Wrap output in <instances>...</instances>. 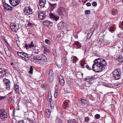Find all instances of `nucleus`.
<instances>
[{
	"label": "nucleus",
	"mask_w": 123,
	"mask_h": 123,
	"mask_svg": "<svg viewBox=\"0 0 123 123\" xmlns=\"http://www.w3.org/2000/svg\"><path fill=\"white\" fill-rule=\"evenodd\" d=\"M121 72V69H115L113 72V78L116 80H118L120 78Z\"/></svg>",
	"instance_id": "f257e3e1"
},
{
	"label": "nucleus",
	"mask_w": 123,
	"mask_h": 123,
	"mask_svg": "<svg viewBox=\"0 0 123 123\" xmlns=\"http://www.w3.org/2000/svg\"><path fill=\"white\" fill-rule=\"evenodd\" d=\"M100 62L98 65L99 67H100V70L102 71L104 70L106 65V63L105 60L104 59H101L99 60Z\"/></svg>",
	"instance_id": "f03ea898"
},
{
	"label": "nucleus",
	"mask_w": 123,
	"mask_h": 123,
	"mask_svg": "<svg viewBox=\"0 0 123 123\" xmlns=\"http://www.w3.org/2000/svg\"><path fill=\"white\" fill-rule=\"evenodd\" d=\"M23 11L24 13L26 15H29L32 14L33 13L32 9L30 6L25 7Z\"/></svg>",
	"instance_id": "7ed1b4c3"
},
{
	"label": "nucleus",
	"mask_w": 123,
	"mask_h": 123,
	"mask_svg": "<svg viewBox=\"0 0 123 123\" xmlns=\"http://www.w3.org/2000/svg\"><path fill=\"white\" fill-rule=\"evenodd\" d=\"M34 59L39 60L46 62L47 60L46 57L44 55L42 54L34 57Z\"/></svg>",
	"instance_id": "20e7f679"
},
{
	"label": "nucleus",
	"mask_w": 123,
	"mask_h": 123,
	"mask_svg": "<svg viewBox=\"0 0 123 123\" xmlns=\"http://www.w3.org/2000/svg\"><path fill=\"white\" fill-rule=\"evenodd\" d=\"M48 79L50 82H52L54 80V76L53 72L52 70H49V74L48 75Z\"/></svg>",
	"instance_id": "39448f33"
},
{
	"label": "nucleus",
	"mask_w": 123,
	"mask_h": 123,
	"mask_svg": "<svg viewBox=\"0 0 123 123\" xmlns=\"http://www.w3.org/2000/svg\"><path fill=\"white\" fill-rule=\"evenodd\" d=\"M38 17L41 20H43L45 18L46 16L45 11H39L38 13Z\"/></svg>",
	"instance_id": "423d86ee"
},
{
	"label": "nucleus",
	"mask_w": 123,
	"mask_h": 123,
	"mask_svg": "<svg viewBox=\"0 0 123 123\" xmlns=\"http://www.w3.org/2000/svg\"><path fill=\"white\" fill-rule=\"evenodd\" d=\"M50 18L53 20L57 21L59 19V17L57 15H55L54 13L50 12L49 15Z\"/></svg>",
	"instance_id": "0eeeda50"
},
{
	"label": "nucleus",
	"mask_w": 123,
	"mask_h": 123,
	"mask_svg": "<svg viewBox=\"0 0 123 123\" xmlns=\"http://www.w3.org/2000/svg\"><path fill=\"white\" fill-rule=\"evenodd\" d=\"M92 69L94 71H98L101 72V70H100V67H99V65L94 63L92 66Z\"/></svg>",
	"instance_id": "6e6552de"
},
{
	"label": "nucleus",
	"mask_w": 123,
	"mask_h": 123,
	"mask_svg": "<svg viewBox=\"0 0 123 123\" xmlns=\"http://www.w3.org/2000/svg\"><path fill=\"white\" fill-rule=\"evenodd\" d=\"M3 81L4 82L5 85L6 86V88L8 90L10 89V84L11 82L9 80L6 79H4Z\"/></svg>",
	"instance_id": "1a4fd4ad"
},
{
	"label": "nucleus",
	"mask_w": 123,
	"mask_h": 123,
	"mask_svg": "<svg viewBox=\"0 0 123 123\" xmlns=\"http://www.w3.org/2000/svg\"><path fill=\"white\" fill-rule=\"evenodd\" d=\"M7 70L4 68H0V77H3L6 75V73H7Z\"/></svg>",
	"instance_id": "9d476101"
},
{
	"label": "nucleus",
	"mask_w": 123,
	"mask_h": 123,
	"mask_svg": "<svg viewBox=\"0 0 123 123\" xmlns=\"http://www.w3.org/2000/svg\"><path fill=\"white\" fill-rule=\"evenodd\" d=\"M10 26L11 29L12 31L11 33L13 35V37L15 38V24L14 23L12 24H10Z\"/></svg>",
	"instance_id": "9b49d317"
},
{
	"label": "nucleus",
	"mask_w": 123,
	"mask_h": 123,
	"mask_svg": "<svg viewBox=\"0 0 123 123\" xmlns=\"http://www.w3.org/2000/svg\"><path fill=\"white\" fill-rule=\"evenodd\" d=\"M66 24L65 22L62 21L59 23L58 25V28L59 29H62L66 28Z\"/></svg>",
	"instance_id": "f8f14e48"
},
{
	"label": "nucleus",
	"mask_w": 123,
	"mask_h": 123,
	"mask_svg": "<svg viewBox=\"0 0 123 123\" xmlns=\"http://www.w3.org/2000/svg\"><path fill=\"white\" fill-rule=\"evenodd\" d=\"M3 5L4 7L5 10H10V11L12 10L13 7L10 6L6 3L4 2L3 3Z\"/></svg>",
	"instance_id": "ddd939ff"
},
{
	"label": "nucleus",
	"mask_w": 123,
	"mask_h": 123,
	"mask_svg": "<svg viewBox=\"0 0 123 123\" xmlns=\"http://www.w3.org/2000/svg\"><path fill=\"white\" fill-rule=\"evenodd\" d=\"M46 3V0H39L38 5L41 8H43L44 7Z\"/></svg>",
	"instance_id": "4468645a"
},
{
	"label": "nucleus",
	"mask_w": 123,
	"mask_h": 123,
	"mask_svg": "<svg viewBox=\"0 0 123 123\" xmlns=\"http://www.w3.org/2000/svg\"><path fill=\"white\" fill-rule=\"evenodd\" d=\"M43 24L44 25L46 26H51L53 25V24L51 22L49 21L46 20L43 21Z\"/></svg>",
	"instance_id": "2eb2a0df"
},
{
	"label": "nucleus",
	"mask_w": 123,
	"mask_h": 123,
	"mask_svg": "<svg viewBox=\"0 0 123 123\" xmlns=\"http://www.w3.org/2000/svg\"><path fill=\"white\" fill-rule=\"evenodd\" d=\"M0 118L1 119H3L7 117V114L5 111H1L0 112Z\"/></svg>",
	"instance_id": "dca6fc26"
},
{
	"label": "nucleus",
	"mask_w": 123,
	"mask_h": 123,
	"mask_svg": "<svg viewBox=\"0 0 123 123\" xmlns=\"http://www.w3.org/2000/svg\"><path fill=\"white\" fill-rule=\"evenodd\" d=\"M65 11V9L62 7H60L59 8L58 10V14L59 15H61L63 12H64Z\"/></svg>",
	"instance_id": "f3484780"
},
{
	"label": "nucleus",
	"mask_w": 123,
	"mask_h": 123,
	"mask_svg": "<svg viewBox=\"0 0 123 123\" xmlns=\"http://www.w3.org/2000/svg\"><path fill=\"white\" fill-rule=\"evenodd\" d=\"M94 77L93 76H88L86 78L83 79V80L86 81L88 82L89 81H92L94 78Z\"/></svg>",
	"instance_id": "a211bd4d"
},
{
	"label": "nucleus",
	"mask_w": 123,
	"mask_h": 123,
	"mask_svg": "<svg viewBox=\"0 0 123 123\" xmlns=\"http://www.w3.org/2000/svg\"><path fill=\"white\" fill-rule=\"evenodd\" d=\"M59 82L62 86H63L64 84V81L63 77L62 76L59 77Z\"/></svg>",
	"instance_id": "6ab92c4d"
},
{
	"label": "nucleus",
	"mask_w": 123,
	"mask_h": 123,
	"mask_svg": "<svg viewBox=\"0 0 123 123\" xmlns=\"http://www.w3.org/2000/svg\"><path fill=\"white\" fill-rule=\"evenodd\" d=\"M116 61L118 62L119 63H122L123 61V58L122 56H119L118 58L116 59Z\"/></svg>",
	"instance_id": "aec40b11"
},
{
	"label": "nucleus",
	"mask_w": 123,
	"mask_h": 123,
	"mask_svg": "<svg viewBox=\"0 0 123 123\" xmlns=\"http://www.w3.org/2000/svg\"><path fill=\"white\" fill-rule=\"evenodd\" d=\"M49 6L51 7L50 11H53V9L55 7V6L57 5V4L56 3H55L54 4H51L50 2H49Z\"/></svg>",
	"instance_id": "412c9836"
},
{
	"label": "nucleus",
	"mask_w": 123,
	"mask_h": 123,
	"mask_svg": "<svg viewBox=\"0 0 123 123\" xmlns=\"http://www.w3.org/2000/svg\"><path fill=\"white\" fill-rule=\"evenodd\" d=\"M24 56L23 58V59H24L26 61H27L29 60V57L27 54L25 53L24 54Z\"/></svg>",
	"instance_id": "4be33fe9"
},
{
	"label": "nucleus",
	"mask_w": 123,
	"mask_h": 123,
	"mask_svg": "<svg viewBox=\"0 0 123 123\" xmlns=\"http://www.w3.org/2000/svg\"><path fill=\"white\" fill-rule=\"evenodd\" d=\"M45 115L47 117H49L50 115V111L48 109H46L45 111Z\"/></svg>",
	"instance_id": "5701e85b"
},
{
	"label": "nucleus",
	"mask_w": 123,
	"mask_h": 123,
	"mask_svg": "<svg viewBox=\"0 0 123 123\" xmlns=\"http://www.w3.org/2000/svg\"><path fill=\"white\" fill-rule=\"evenodd\" d=\"M39 50V49H34L32 52L33 54L34 55H36L38 54L40 52Z\"/></svg>",
	"instance_id": "b1692460"
},
{
	"label": "nucleus",
	"mask_w": 123,
	"mask_h": 123,
	"mask_svg": "<svg viewBox=\"0 0 123 123\" xmlns=\"http://www.w3.org/2000/svg\"><path fill=\"white\" fill-rule=\"evenodd\" d=\"M9 2L11 5L15 6V0H9Z\"/></svg>",
	"instance_id": "393cba45"
},
{
	"label": "nucleus",
	"mask_w": 123,
	"mask_h": 123,
	"mask_svg": "<svg viewBox=\"0 0 123 123\" xmlns=\"http://www.w3.org/2000/svg\"><path fill=\"white\" fill-rule=\"evenodd\" d=\"M25 53L24 52H17V53L18 55L20 57L23 58L24 56V54Z\"/></svg>",
	"instance_id": "a878e982"
},
{
	"label": "nucleus",
	"mask_w": 123,
	"mask_h": 123,
	"mask_svg": "<svg viewBox=\"0 0 123 123\" xmlns=\"http://www.w3.org/2000/svg\"><path fill=\"white\" fill-rule=\"evenodd\" d=\"M6 55L9 57H10L11 55V53L10 51L8 50V51H5Z\"/></svg>",
	"instance_id": "bb28decb"
},
{
	"label": "nucleus",
	"mask_w": 123,
	"mask_h": 123,
	"mask_svg": "<svg viewBox=\"0 0 123 123\" xmlns=\"http://www.w3.org/2000/svg\"><path fill=\"white\" fill-rule=\"evenodd\" d=\"M100 59L99 58H98L97 59H96L94 61V63H95V64H99V62H100L99 60H100Z\"/></svg>",
	"instance_id": "cd10ccee"
},
{
	"label": "nucleus",
	"mask_w": 123,
	"mask_h": 123,
	"mask_svg": "<svg viewBox=\"0 0 123 123\" xmlns=\"http://www.w3.org/2000/svg\"><path fill=\"white\" fill-rule=\"evenodd\" d=\"M50 103V106L51 109L53 108L54 106V103L53 101H52L49 102Z\"/></svg>",
	"instance_id": "c85d7f7f"
},
{
	"label": "nucleus",
	"mask_w": 123,
	"mask_h": 123,
	"mask_svg": "<svg viewBox=\"0 0 123 123\" xmlns=\"http://www.w3.org/2000/svg\"><path fill=\"white\" fill-rule=\"evenodd\" d=\"M75 44L79 48H80L81 47L80 43L78 41H76L75 42Z\"/></svg>",
	"instance_id": "c756f323"
},
{
	"label": "nucleus",
	"mask_w": 123,
	"mask_h": 123,
	"mask_svg": "<svg viewBox=\"0 0 123 123\" xmlns=\"http://www.w3.org/2000/svg\"><path fill=\"white\" fill-rule=\"evenodd\" d=\"M76 120L74 119H70L68 120V123H75Z\"/></svg>",
	"instance_id": "7c9ffc66"
},
{
	"label": "nucleus",
	"mask_w": 123,
	"mask_h": 123,
	"mask_svg": "<svg viewBox=\"0 0 123 123\" xmlns=\"http://www.w3.org/2000/svg\"><path fill=\"white\" fill-rule=\"evenodd\" d=\"M80 101V102L84 104H87V101L86 100L84 99H81V100Z\"/></svg>",
	"instance_id": "2f4dec72"
},
{
	"label": "nucleus",
	"mask_w": 123,
	"mask_h": 123,
	"mask_svg": "<svg viewBox=\"0 0 123 123\" xmlns=\"http://www.w3.org/2000/svg\"><path fill=\"white\" fill-rule=\"evenodd\" d=\"M29 44V46L31 47V48H32L34 47L35 44L33 43V41H32L30 44Z\"/></svg>",
	"instance_id": "473e14b6"
},
{
	"label": "nucleus",
	"mask_w": 123,
	"mask_h": 123,
	"mask_svg": "<svg viewBox=\"0 0 123 123\" xmlns=\"http://www.w3.org/2000/svg\"><path fill=\"white\" fill-rule=\"evenodd\" d=\"M55 121L56 123H62L61 120L58 118H56Z\"/></svg>",
	"instance_id": "72a5a7b5"
},
{
	"label": "nucleus",
	"mask_w": 123,
	"mask_h": 123,
	"mask_svg": "<svg viewBox=\"0 0 123 123\" xmlns=\"http://www.w3.org/2000/svg\"><path fill=\"white\" fill-rule=\"evenodd\" d=\"M45 42L48 45H50L51 43L50 41L48 39L45 40Z\"/></svg>",
	"instance_id": "f704fd0d"
},
{
	"label": "nucleus",
	"mask_w": 123,
	"mask_h": 123,
	"mask_svg": "<svg viewBox=\"0 0 123 123\" xmlns=\"http://www.w3.org/2000/svg\"><path fill=\"white\" fill-rule=\"evenodd\" d=\"M33 69L32 67V66H31L30 67V69L29 71V72L31 74H32L33 72Z\"/></svg>",
	"instance_id": "c9c22d12"
},
{
	"label": "nucleus",
	"mask_w": 123,
	"mask_h": 123,
	"mask_svg": "<svg viewBox=\"0 0 123 123\" xmlns=\"http://www.w3.org/2000/svg\"><path fill=\"white\" fill-rule=\"evenodd\" d=\"M47 100L49 102H50L51 101H52L51 98V97L50 96H48L47 97Z\"/></svg>",
	"instance_id": "e433bc0d"
},
{
	"label": "nucleus",
	"mask_w": 123,
	"mask_h": 123,
	"mask_svg": "<svg viewBox=\"0 0 123 123\" xmlns=\"http://www.w3.org/2000/svg\"><path fill=\"white\" fill-rule=\"evenodd\" d=\"M19 91L18 85L16 84V93H18Z\"/></svg>",
	"instance_id": "4c0bfd02"
},
{
	"label": "nucleus",
	"mask_w": 123,
	"mask_h": 123,
	"mask_svg": "<svg viewBox=\"0 0 123 123\" xmlns=\"http://www.w3.org/2000/svg\"><path fill=\"white\" fill-rule=\"evenodd\" d=\"M33 24L32 23H30L29 22H28V23L27 24V25L29 27H32L33 26Z\"/></svg>",
	"instance_id": "58836bf2"
},
{
	"label": "nucleus",
	"mask_w": 123,
	"mask_h": 123,
	"mask_svg": "<svg viewBox=\"0 0 123 123\" xmlns=\"http://www.w3.org/2000/svg\"><path fill=\"white\" fill-rule=\"evenodd\" d=\"M66 58L65 57H63L62 59V62L63 63H65L66 62Z\"/></svg>",
	"instance_id": "ea45409f"
},
{
	"label": "nucleus",
	"mask_w": 123,
	"mask_h": 123,
	"mask_svg": "<svg viewBox=\"0 0 123 123\" xmlns=\"http://www.w3.org/2000/svg\"><path fill=\"white\" fill-rule=\"evenodd\" d=\"M100 117V116L98 114H96L95 116V117L96 119H99Z\"/></svg>",
	"instance_id": "a19ab883"
},
{
	"label": "nucleus",
	"mask_w": 123,
	"mask_h": 123,
	"mask_svg": "<svg viewBox=\"0 0 123 123\" xmlns=\"http://www.w3.org/2000/svg\"><path fill=\"white\" fill-rule=\"evenodd\" d=\"M85 14L86 15L89 14L90 13V11L89 10H86L85 12Z\"/></svg>",
	"instance_id": "79ce46f5"
},
{
	"label": "nucleus",
	"mask_w": 123,
	"mask_h": 123,
	"mask_svg": "<svg viewBox=\"0 0 123 123\" xmlns=\"http://www.w3.org/2000/svg\"><path fill=\"white\" fill-rule=\"evenodd\" d=\"M21 1V0H16V6L18 5Z\"/></svg>",
	"instance_id": "37998d69"
},
{
	"label": "nucleus",
	"mask_w": 123,
	"mask_h": 123,
	"mask_svg": "<svg viewBox=\"0 0 123 123\" xmlns=\"http://www.w3.org/2000/svg\"><path fill=\"white\" fill-rule=\"evenodd\" d=\"M29 44L27 45L26 44L25 46V48H26V49H28L29 48H31L30 46H29Z\"/></svg>",
	"instance_id": "c03bdc74"
},
{
	"label": "nucleus",
	"mask_w": 123,
	"mask_h": 123,
	"mask_svg": "<svg viewBox=\"0 0 123 123\" xmlns=\"http://www.w3.org/2000/svg\"><path fill=\"white\" fill-rule=\"evenodd\" d=\"M12 123H15V118L14 117H13L12 120Z\"/></svg>",
	"instance_id": "a18cd8bd"
},
{
	"label": "nucleus",
	"mask_w": 123,
	"mask_h": 123,
	"mask_svg": "<svg viewBox=\"0 0 123 123\" xmlns=\"http://www.w3.org/2000/svg\"><path fill=\"white\" fill-rule=\"evenodd\" d=\"M90 33H89V34L88 33L87 34L86 37V38L87 39H89L91 37V35H90Z\"/></svg>",
	"instance_id": "49530a36"
},
{
	"label": "nucleus",
	"mask_w": 123,
	"mask_h": 123,
	"mask_svg": "<svg viewBox=\"0 0 123 123\" xmlns=\"http://www.w3.org/2000/svg\"><path fill=\"white\" fill-rule=\"evenodd\" d=\"M76 56L74 57L73 58V62L74 63H75L76 62Z\"/></svg>",
	"instance_id": "de8ad7c7"
},
{
	"label": "nucleus",
	"mask_w": 123,
	"mask_h": 123,
	"mask_svg": "<svg viewBox=\"0 0 123 123\" xmlns=\"http://www.w3.org/2000/svg\"><path fill=\"white\" fill-rule=\"evenodd\" d=\"M6 98V96H2L0 95V101L3 99Z\"/></svg>",
	"instance_id": "09e8293b"
},
{
	"label": "nucleus",
	"mask_w": 123,
	"mask_h": 123,
	"mask_svg": "<svg viewBox=\"0 0 123 123\" xmlns=\"http://www.w3.org/2000/svg\"><path fill=\"white\" fill-rule=\"evenodd\" d=\"M86 63H85V62L83 61L81 62L80 63V65L82 67L85 64L86 65Z\"/></svg>",
	"instance_id": "8fccbe9b"
},
{
	"label": "nucleus",
	"mask_w": 123,
	"mask_h": 123,
	"mask_svg": "<svg viewBox=\"0 0 123 123\" xmlns=\"http://www.w3.org/2000/svg\"><path fill=\"white\" fill-rule=\"evenodd\" d=\"M92 5L93 6H97V3L95 2H93L92 4Z\"/></svg>",
	"instance_id": "3c124183"
},
{
	"label": "nucleus",
	"mask_w": 123,
	"mask_h": 123,
	"mask_svg": "<svg viewBox=\"0 0 123 123\" xmlns=\"http://www.w3.org/2000/svg\"><path fill=\"white\" fill-rule=\"evenodd\" d=\"M86 68H87V69L89 70H90L91 69V67H90L88 65H86Z\"/></svg>",
	"instance_id": "603ef678"
},
{
	"label": "nucleus",
	"mask_w": 123,
	"mask_h": 123,
	"mask_svg": "<svg viewBox=\"0 0 123 123\" xmlns=\"http://www.w3.org/2000/svg\"><path fill=\"white\" fill-rule=\"evenodd\" d=\"M16 121H18V123H25L24 122V121L23 120L22 121H21L20 120L19 121L18 120H16Z\"/></svg>",
	"instance_id": "864d4df0"
},
{
	"label": "nucleus",
	"mask_w": 123,
	"mask_h": 123,
	"mask_svg": "<svg viewBox=\"0 0 123 123\" xmlns=\"http://www.w3.org/2000/svg\"><path fill=\"white\" fill-rule=\"evenodd\" d=\"M86 122H88L89 121V119L88 117H86L85 119Z\"/></svg>",
	"instance_id": "5fc2aeb1"
},
{
	"label": "nucleus",
	"mask_w": 123,
	"mask_h": 123,
	"mask_svg": "<svg viewBox=\"0 0 123 123\" xmlns=\"http://www.w3.org/2000/svg\"><path fill=\"white\" fill-rule=\"evenodd\" d=\"M110 30L111 31H114V29L113 27L111 26L110 28Z\"/></svg>",
	"instance_id": "6e6d98bb"
},
{
	"label": "nucleus",
	"mask_w": 123,
	"mask_h": 123,
	"mask_svg": "<svg viewBox=\"0 0 123 123\" xmlns=\"http://www.w3.org/2000/svg\"><path fill=\"white\" fill-rule=\"evenodd\" d=\"M11 64L12 66V67H13V69H14L15 70V67H14V65H13V62H12L11 63Z\"/></svg>",
	"instance_id": "4d7b16f0"
},
{
	"label": "nucleus",
	"mask_w": 123,
	"mask_h": 123,
	"mask_svg": "<svg viewBox=\"0 0 123 123\" xmlns=\"http://www.w3.org/2000/svg\"><path fill=\"white\" fill-rule=\"evenodd\" d=\"M86 6H91V4L90 2H88L86 4Z\"/></svg>",
	"instance_id": "13d9d810"
},
{
	"label": "nucleus",
	"mask_w": 123,
	"mask_h": 123,
	"mask_svg": "<svg viewBox=\"0 0 123 123\" xmlns=\"http://www.w3.org/2000/svg\"><path fill=\"white\" fill-rule=\"evenodd\" d=\"M63 108L64 109H66L67 108V105H63Z\"/></svg>",
	"instance_id": "bf43d9fd"
},
{
	"label": "nucleus",
	"mask_w": 123,
	"mask_h": 123,
	"mask_svg": "<svg viewBox=\"0 0 123 123\" xmlns=\"http://www.w3.org/2000/svg\"><path fill=\"white\" fill-rule=\"evenodd\" d=\"M56 86H55V87H56V88H55V93H57V92H58V89H57L56 88Z\"/></svg>",
	"instance_id": "052dcab7"
},
{
	"label": "nucleus",
	"mask_w": 123,
	"mask_h": 123,
	"mask_svg": "<svg viewBox=\"0 0 123 123\" xmlns=\"http://www.w3.org/2000/svg\"><path fill=\"white\" fill-rule=\"evenodd\" d=\"M2 17L0 13V21L2 20Z\"/></svg>",
	"instance_id": "680f3d73"
},
{
	"label": "nucleus",
	"mask_w": 123,
	"mask_h": 123,
	"mask_svg": "<svg viewBox=\"0 0 123 123\" xmlns=\"http://www.w3.org/2000/svg\"><path fill=\"white\" fill-rule=\"evenodd\" d=\"M68 104V103L67 102H65L63 105H67Z\"/></svg>",
	"instance_id": "e2e57ef3"
},
{
	"label": "nucleus",
	"mask_w": 123,
	"mask_h": 123,
	"mask_svg": "<svg viewBox=\"0 0 123 123\" xmlns=\"http://www.w3.org/2000/svg\"><path fill=\"white\" fill-rule=\"evenodd\" d=\"M13 113L12 114V116H13L15 114V110L14 109V110L13 111Z\"/></svg>",
	"instance_id": "0e129e2a"
},
{
	"label": "nucleus",
	"mask_w": 123,
	"mask_h": 123,
	"mask_svg": "<svg viewBox=\"0 0 123 123\" xmlns=\"http://www.w3.org/2000/svg\"><path fill=\"white\" fill-rule=\"evenodd\" d=\"M115 11H113L112 12H111V14L112 15H114L115 14Z\"/></svg>",
	"instance_id": "69168bd1"
},
{
	"label": "nucleus",
	"mask_w": 123,
	"mask_h": 123,
	"mask_svg": "<svg viewBox=\"0 0 123 123\" xmlns=\"http://www.w3.org/2000/svg\"><path fill=\"white\" fill-rule=\"evenodd\" d=\"M82 2H86L87 1V0H82Z\"/></svg>",
	"instance_id": "338daca9"
},
{
	"label": "nucleus",
	"mask_w": 123,
	"mask_h": 123,
	"mask_svg": "<svg viewBox=\"0 0 123 123\" xmlns=\"http://www.w3.org/2000/svg\"><path fill=\"white\" fill-rule=\"evenodd\" d=\"M46 51V52H49V50L48 49H47V50H46V49H45V50H44V52H45Z\"/></svg>",
	"instance_id": "774afa93"
}]
</instances>
